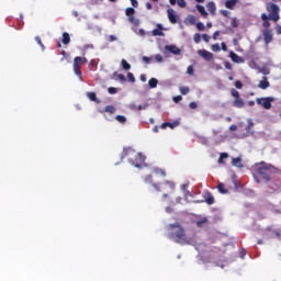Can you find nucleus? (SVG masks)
Instances as JSON below:
<instances>
[{
    "instance_id": "1",
    "label": "nucleus",
    "mask_w": 281,
    "mask_h": 281,
    "mask_svg": "<svg viewBox=\"0 0 281 281\" xmlns=\"http://www.w3.org/2000/svg\"><path fill=\"white\" fill-rule=\"evenodd\" d=\"M128 159V164L134 166V168H142L144 162L146 161V156L142 155V153L135 151V149L131 147H125L121 155V159Z\"/></svg>"
},
{
    "instance_id": "2",
    "label": "nucleus",
    "mask_w": 281,
    "mask_h": 281,
    "mask_svg": "<svg viewBox=\"0 0 281 281\" xmlns=\"http://www.w3.org/2000/svg\"><path fill=\"white\" fill-rule=\"evenodd\" d=\"M170 233L168 235L169 240H173L178 245H188V236L186 229L180 224H169Z\"/></svg>"
},
{
    "instance_id": "3",
    "label": "nucleus",
    "mask_w": 281,
    "mask_h": 281,
    "mask_svg": "<svg viewBox=\"0 0 281 281\" xmlns=\"http://www.w3.org/2000/svg\"><path fill=\"white\" fill-rule=\"evenodd\" d=\"M144 183L153 186L156 192H175V183L171 181H165L162 183H154L153 182V175H147L144 178Z\"/></svg>"
},
{
    "instance_id": "4",
    "label": "nucleus",
    "mask_w": 281,
    "mask_h": 281,
    "mask_svg": "<svg viewBox=\"0 0 281 281\" xmlns=\"http://www.w3.org/2000/svg\"><path fill=\"white\" fill-rule=\"evenodd\" d=\"M257 166H259L257 169V173L261 179H263V181H271L273 179V175L276 171L273 166L265 161L257 164Z\"/></svg>"
},
{
    "instance_id": "5",
    "label": "nucleus",
    "mask_w": 281,
    "mask_h": 281,
    "mask_svg": "<svg viewBox=\"0 0 281 281\" xmlns=\"http://www.w3.org/2000/svg\"><path fill=\"white\" fill-rule=\"evenodd\" d=\"M266 10L269 13L268 18L270 21H273L274 23H278L280 21V7L276 3H267Z\"/></svg>"
},
{
    "instance_id": "6",
    "label": "nucleus",
    "mask_w": 281,
    "mask_h": 281,
    "mask_svg": "<svg viewBox=\"0 0 281 281\" xmlns=\"http://www.w3.org/2000/svg\"><path fill=\"white\" fill-rule=\"evenodd\" d=\"M82 63H89V60H87V57H80V56L75 57L74 71L78 76L79 80H82V71L80 70L82 67Z\"/></svg>"
},
{
    "instance_id": "7",
    "label": "nucleus",
    "mask_w": 281,
    "mask_h": 281,
    "mask_svg": "<svg viewBox=\"0 0 281 281\" xmlns=\"http://www.w3.org/2000/svg\"><path fill=\"white\" fill-rule=\"evenodd\" d=\"M272 97H265V98H257L256 102L257 104H259V106H262L263 109H266V111H269V109H271V102H273Z\"/></svg>"
},
{
    "instance_id": "8",
    "label": "nucleus",
    "mask_w": 281,
    "mask_h": 281,
    "mask_svg": "<svg viewBox=\"0 0 281 281\" xmlns=\"http://www.w3.org/2000/svg\"><path fill=\"white\" fill-rule=\"evenodd\" d=\"M263 43L265 45H269V43H273V31L271 29H263Z\"/></svg>"
},
{
    "instance_id": "9",
    "label": "nucleus",
    "mask_w": 281,
    "mask_h": 281,
    "mask_svg": "<svg viewBox=\"0 0 281 281\" xmlns=\"http://www.w3.org/2000/svg\"><path fill=\"white\" fill-rule=\"evenodd\" d=\"M199 56L204 58V60H207L210 63L211 60H214V54H212L210 50L200 49L198 50Z\"/></svg>"
},
{
    "instance_id": "10",
    "label": "nucleus",
    "mask_w": 281,
    "mask_h": 281,
    "mask_svg": "<svg viewBox=\"0 0 281 281\" xmlns=\"http://www.w3.org/2000/svg\"><path fill=\"white\" fill-rule=\"evenodd\" d=\"M268 192L269 194H273V192H278V190H280V186H281V182L278 181V182H273V181H268Z\"/></svg>"
},
{
    "instance_id": "11",
    "label": "nucleus",
    "mask_w": 281,
    "mask_h": 281,
    "mask_svg": "<svg viewBox=\"0 0 281 281\" xmlns=\"http://www.w3.org/2000/svg\"><path fill=\"white\" fill-rule=\"evenodd\" d=\"M229 58L233 60V63H237L238 65L245 63V59L238 56V54L234 53V50L229 52Z\"/></svg>"
},
{
    "instance_id": "12",
    "label": "nucleus",
    "mask_w": 281,
    "mask_h": 281,
    "mask_svg": "<svg viewBox=\"0 0 281 281\" xmlns=\"http://www.w3.org/2000/svg\"><path fill=\"white\" fill-rule=\"evenodd\" d=\"M261 21H262V27H265V30H270L269 27H271V18H268L267 13H262L261 14Z\"/></svg>"
},
{
    "instance_id": "13",
    "label": "nucleus",
    "mask_w": 281,
    "mask_h": 281,
    "mask_svg": "<svg viewBox=\"0 0 281 281\" xmlns=\"http://www.w3.org/2000/svg\"><path fill=\"white\" fill-rule=\"evenodd\" d=\"M165 49L167 52H170V54H173L175 56H179V54H181V49L176 45H167L165 46Z\"/></svg>"
},
{
    "instance_id": "14",
    "label": "nucleus",
    "mask_w": 281,
    "mask_h": 281,
    "mask_svg": "<svg viewBox=\"0 0 281 281\" xmlns=\"http://www.w3.org/2000/svg\"><path fill=\"white\" fill-rule=\"evenodd\" d=\"M167 14L170 23L172 24L177 23V12H175L173 9H168Z\"/></svg>"
},
{
    "instance_id": "15",
    "label": "nucleus",
    "mask_w": 281,
    "mask_h": 281,
    "mask_svg": "<svg viewBox=\"0 0 281 281\" xmlns=\"http://www.w3.org/2000/svg\"><path fill=\"white\" fill-rule=\"evenodd\" d=\"M259 89H269V87H271V83L269 82V80L267 79V77H262V80L259 81L258 85Z\"/></svg>"
},
{
    "instance_id": "16",
    "label": "nucleus",
    "mask_w": 281,
    "mask_h": 281,
    "mask_svg": "<svg viewBox=\"0 0 281 281\" xmlns=\"http://www.w3.org/2000/svg\"><path fill=\"white\" fill-rule=\"evenodd\" d=\"M206 10L214 16L216 14V3L214 1H211L206 4Z\"/></svg>"
},
{
    "instance_id": "17",
    "label": "nucleus",
    "mask_w": 281,
    "mask_h": 281,
    "mask_svg": "<svg viewBox=\"0 0 281 281\" xmlns=\"http://www.w3.org/2000/svg\"><path fill=\"white\" fill-rule=\"evenodd\" d=\"M236 3H238V0H226L225 8H227V10H234L236 8Z\"/></svg>"
},
{
    "instance_id": "18",
    "label": "nucleus",
    "mask_w": 281,
    "mask_h": 281,
    "mask_svg": "<svg viewBox=\"0 0 281 281\" xmlns=\"http://www.w3.org/2000/svg\"><path fill=\"white\" fill-rule=\"evenodd\" d=\"M158 29L153 30L151 34L153 36H165L161 30H164V26L161 24H157Z\"/></svg>"
},
{
    "instance_id": "19",
    "label": "nucleus",
    "mask_w": 281,
    "mask_h": 281,
    "mask_svg": "<svg viewBox=\"0 0 281 281\" xmlns=\"http://www.w3.org/2000/svg\"><path fill=\"white\" fill-rule=\"evenodd\" d=\"M126 16H128L130 21L133 22L135 19V9L134 8H127L125 10Z\"/></svg>"
},
{
    "instance_id": "20",
    "label": "nucleus",
    "mask_w": 281,
    "mask_h": 281,
    "mask_svg": "<svg viewBox=\"0 0 281 281\" xmlns=\"http://www.w3.org/2000/svg\"><path fill=\"white\" fill-rule=\"evenodd\" d=\"M233 106L236 109H243V106H245V101L239 97L238 99L234 100Z\"/></svg>"
},
{
    "instance_id": "21",
    "label": "nucleus",
    "mask_w": 281,
    "mask_h": 281,
    "mask_svg": "<svg viewBox=\"0 0 281 281\" xmlns=\"http://www.w3.org/2000/svg\"><path fill=\"white\" fill-rule=\"evenodd\" d=\"M196 10L198 12H200L201 16H203V19H207V11H205V7L201 5V4H196Z\"/></svg>"
},
{
    "instance_id": "22",
    "label": "nucleus",
    "mask_w": 281,
    "mask_h": 281,
    "mask_svg": "<svg viewBox=\"0 0 281 281\" xmlns=\"http://www.w3.org/2000/svg\"><path fill=\"white\" fill-rule=\"evenodd\" d=\"M153 173L156 176H160V177H166V170L158 168V167H154L153 168Z\"/></svg>"
},
{
    "instance_id": "23",
    "label": "nucleus",
    "mask_w": 281,
    "mask_h": 281,
    "mask_svg": "<svg viewBox=\"0 0 281 281\" xmlns=\"http://www.w3.org/2000/svg\"><path fill=\"white\" fill-rule=\"evenodd\" d=\"M232 165L236 168H243V159L240 157L233 158Z\"/></svg>"
},
{
    "instance_id": "24",
    "label": "nucleus",
    "mask_w": 281,
    "mask_h": 281,
    "mask_svg": "<svg viewBox=\"0 0 281 281\" xmlns=\"http://www.w3.org/2000/svg\"><path fill=\"white\" fill-rule=\"evenodd\" d=\"M217 190L221 194H227L229 191L225 188V183L220 182L217 184Z\"/></svg>"
},
{
    "instance_id": "25",
    "label": "nucleus",
    "mask_w": 281,
    "mask_h": 281,
    "mask_svg": "<svg viewBox=\"0 0 281 281\" xmlns=\"http://www.w3.org/2000/svg\"><path fill=\"white\" fill-rule=\"evenodd\" d=\"M87 98H89L91 102L100 103V100H98V95L95 94V92H87Z\"/></svg>"
},
{
    "instance_id": "26",
    "label": "nucleus",
    "mask_w": 281,
    "mask_h": 281,
    "mask_svg": "<svg viewBox=\"0 0 281 281\" xmlns=\"http://www.w3.org/2000/svg\"><path fill=\"white\" fill-rule=\"evenodd\" d=\"M157 85H159V80L156 78H150L148 81L149 89H156Z\"/></svg>"
},
{
    "instance_id": "27",
    "label": "nucleus",
    "mask_w": 281,
    "mask_h": 281,
    "mask_svg": "<svg viewBox=\"0 0 281 281\" xmlns=\"http://www.w3.org/2000/svg\"><path fill=\"white\" fill-rule=\"evenodd\" d=\"M71 43V37L69 36V33H63V44L69 45Z\"/></svg>"
},
{
    "instance_id": "28",
    "label": "nucleus",
    "mask_w": 281,
    "mask_h": 281,
    "mask_svg": "<svg viewBox=\"0 0 281 281\" xmlns=\"http://www.w3.org/2000/svg\"><path fill=\"white\" fill-rule=\"evenodd\" d=\"M206 223H207V217H201L195 222V225L196 227H203V225H206Z\"/></svg>"
},
{
    "instance_id": "29",
    "label": "nucleus",
    "mask_w": 281,
    "mask_h": 281,
    "mask_svg": "<svg viewBox=\"0 0 281 281\" xmlns=\"http://www.w3.org/2000/svg\"><path fill=\"white\" fill-rule=\"evenodd\" d=\"M205 203L207 205H214V195H212V193H207V198L205 199Z\"/></svg>"
},
{
    "instance_id": "30",
    "label": "nucleus",
    "mask_w": 281,
    "mask_h": 281,
    "mask_svg": "<svg viewBox=\"0 0 281 281\" xmlns=\"http://www.w3.org/2000/svg\"><path fill=\"white\" fill-rule=\"evenodd\" d=\"M121 65L125 71H128L131 69V64H128V61H126V59H122Z\"/></svg>"
},
{
    "instance_id": "31",
    "label": "nucleus",
    "mask_w": 281,
    "mask_h": 281,
    "mask_svg": "<svg viewBox=\"0 0 281 281\" xmlns=\"http://www.w3.org/2000/svg\"><path fill=\"white\" fill-rule=\"evenodd\" d=\"M179 91L182 95H188L190 93V88L182 86V87H180Z\"/></svg>"
},
{
    "instance_id": "32",
    "label": "nucleus",
    "mask_w": 281,
    "mask_h": 281,
    "mask_svg": "<svg viewBox=\"0 0 281 281\" xmlns=\"http://www.w3.org/2000/svg\"><path fill=\"white\" fill-rule=\"evenodd\" d=\"M115 111H117V109H116L115 106H113V105H108V106H105V109H104V112H105V113H111V114H113V113H115Z\"/></svg>"
},
{
    "instance_id": "33",
    "label": "nucleus",
    "mask_w": 281,
    "mask_h": 281,
    "mask_svg": "<svg viewBox=\"0 0 281 281\" xmlns=\"http://www.w3.org/2000/svg\"><path fill=\"white\" fill-rule=\"evenodd\" d=\"M115 120L120 122V124H126V116L124 115H116Z\"/></svg>"
},
{
    "instance_id": "34",
    "label": "nucleus",
    "mask_w": 281,
    "mask_h": 281,
    "mask_svg": "<svg viewBox=\"0 0 281 281\" xmlns=\"http://www.w3.org/2000/svg\"><path fill=\"white\" fill-rule=\"evenodd\" d=\"M229 155L227 153H222L218 158V164H223V159H227Z\"/></svg>"
},
{
    "instance_id": "35",
    "label": "nucleus",
    "mask_w": 281,
    "mask_h": 281,
    "mask_svg": "<svg viewBox=\"0 0 281 281\" xmlns=\"http://www.w3.org/2000/svg\"><path fill=\"white\" fill-rule=\"evenodd\" d=\"M196 30H199V32H204L205 31V24H203V22L196 23Z\"/></svg>"
},
{
    "instance_id": "36",
    "label": "nucleus",
    "mask_w": 281,
    "mask_h": 281,
    "mask_svg": "<svg viewBox=\"0 0 281 281\" xmlns=\"http://www.w3.org/2000/svg\"><path fill=\"white\" fill-rule=\"evenodd\" d=\"M254 128V121L251 119L248 120V125L246 126L247 133Z\"/></svg>"
},
{
    "instance_id": "37",
    "label": "nucleus",
    "mask_w": 281,
    "mask_h": 281,
    "mask_svg": "<svg viewBox=\"0 0 281 281\" xmlns=\"http://www.w3.org/2000/svg\"><path fill=\"white\" fill-rule=\"evenodd\" d=\"M233 98H235V100H237L238 98H240V93L236 90V89H233L231 91Z\"/></svg>"
},
{
    "instance_id": "38",
    "label": "nucleus",
    "mask_w": 281,
    "mask_h": 281,
    "mask_svg": "<svg viewBox=\"0 0 281 281\" xmlns=\"http://www.w3.org/2000/svg\"><path fill=\"white\" fill-rule=\"evenodd\" d=\"M231 25H232V27H235V29L238 27V25H239L238 19L233 18Z\"/></svg>"
},
{
    "instance_id": "39",
    "label": "nucleus",
    "mask_w": 281,
    "mask_h": 281,
    "mask_svg": "<svg viewBox=\"0 0 281 281\" xmlns=\"http://www.w3.org/2000/svg\"><path fill=\"white\" fill-rule=\"evenodd\" d=\"M127 80L128 82H135V75H133V72H127Z\"/></svg>"
},
{
    "instance_id": "40",
    "label": "nucleus",
    "mask_w": 281,
    "mask_h": 281,
    "mask_svg": "<svg viewBox=\"0 0 281 281\" xmlns=\"http://www.w3.org/2000/svg\"><path fill=\"white\" fill-rule=\"evenodd\" d=\"M193 41H194V43H201V34L195 33V34L193 35Z\"/></svg>"
},
{
    "instance_id": "41",
    "label": "nucleus",
    "mask_w": 281,
    "mask_h": 281,
    "mask_svg": "<svg viewBox=\"0 0 281 281\" xmlns=\"http://www.w3.org/2000/svg\"><path fill=\"white\" fill-rule=\"evenodd\" d=\"M108 92H109L111 95H114V93H117V88H115V87H110V88L108 89Z\"/></svg>"
},
{
    "instance_id": "42",
    "label": "nucleus",
    "mask_w": 281,
    "mask_h": 281,
    "mask_svg": "<svg viewBox=\"0 0 281 281\" xmlns=\"http://www.w3.org/2000/svg\"><path fill=\"white\" fill-rule=\"evenodd\" d=\"M188 21L191 23V25H194V23H196V18L194 15H189Z\"/></svg>"
},
{
    "instance_id": "43",
    "label": "nucleus",
    "mask_w": 281,
    "mask_h": 281,
    "mask_svg": "<svg viewBox=\"0 0 281 281\" xmlns=\"http://www.w3.org/2000/svg\"><path fill=\"white\" fill-rule=\"evenodd\" d=\"M187 74H189V76H192L194 74V66H188Z\"/></svg>"
},
{
    "instance_id": "44",
    "label": "nucleus",
    "mask_w": 281,
    "mask_h": 281,
    "mask_svg": "<svg viewBox=\"0 0 281 281\" xmlns=\"http://www.w3.org/2000/svg\"><path fill=\"white\" fill-rule=\"evenodd\" d=\"M212 50L213 52H221V45L220 44H213L212 45Z\"/></svg>"
},
{
    "instance_id": "45",
    "label": "nucleus",
    "mask_w": 281,
    "mask_h": 281,
    "mask_svg": "<svg viewBox=\"0 0 281 281\" xmlns=\"http://www.w3.org/2000/svg\"><path fill=\"white\" fill-rule=\"evenodd\" d=\"M155 60H156L157 63H164V56H161L160 54H157V55L155 56Z\"/></svg>"
},
{
    "instance_id": "46",
    "label": "nucleus",
    "mask_w": 281,
    "mask_h": 281,
    "mask_svg": "<svg viewBox=\"0 0 281 281\" xmlns=\"http://www.w3.org/2000/svg\"><path fill=\"white\" fill-rule=\"evenodd\" d=\"M35 41H36V43H37L40 46L43 47V49L45 48V45H43V41L41 40V36H36V37H35Z\"/></svg>"
},
{
    "instance_id": "47",
    "label": "nucleus",
    "mask_w": 281,
    "mask_h": 281,
    "mask_svg": "<svg viewBox=\"0 0 281 281\" xmlns=\"http://www.w3.org/2000/svg\"><path fill=\"white\" fill-rule=\"evenodd\" d=\"M169 128H175L179 126V121H175L173 123H168Z\"/></svg>"
},
{
    "instance_id": "48",
    "label": "nucleus",
    "mask_w": 281,
    "mask_h": 281,
    "mask_svg": "<svg viewBox=\"0 0 281 281\" xmlns=\"http://www.w3.org/2000/svg\"><path fill=\"white\" fill-rule=\"evenodd\" d=\"M235 87L236 89H243V81L240 80L235 81Z\"/></svg>"
},
{
    "instance_id": "49",
    "label": "nucleus",
    "mask_w": 281,
    "mask_h": 281,
    "mask_svg": "<svg viewBox=\"0 0 281 281\" xmlns=\"http://www.w3.org/2000/svg\"><path fill=\"white\" fill-rule=\"evenodd\" d=\"M173 102L178 103V102H181V100H183V97L181 95H176L172 98Z\"/></svg>"
},
{
    "instance_id": "50",
    "label": "nucleus",
    "mask_w": 281,
    "mask_h": 281,
    "mask_svg": "<svg viewBox=\"0 0 281 281\" xmlns=\"http://www.w3.org/2000/svg\"><path fill=\"white\" fill-rule=\"evenodd\" d=\"M179 8H186L187 3L186 0H178Z\"/></svg>"
},
{
    "instance_id": "51",
    "label": "nucleus",
    "mask_w": 281,
    "mask_h": 281,
    "mask_svg": "<svg viewBox=\"0 0 281 281\" xmlns=\"http://www.w3.org/2000/svg\"><path fill=\"white\" fill-rule=\"evenodd\" d=\"M117 78H119V80H120L121 82H126V76L120 74V75H117Z\"/></svg>"
},
{
    "instance_id": "52",
    "label": "nucleus",
    "mask_w": 281,
    "mask_h": 281,
    "mask_svg": "<svg viewBox=\"0 0 281 281\" xmlns=\"http://www.w3.org/2000/svg\"><path fill=\"white\" fill-rule=\"evenodd\" d=\"M202 38L204 43H210V35L207 34H202Z\"/></svg>"
},
{
    "instance_id": "53",
    "label": "nucleus",
    "mask_w": 281,
    "mask_h": 281,
    "mask_svg": "<svg viewBox=\"0 0 281 281\" xmlns=\"http://www.w3.org/2000/svg\"><path fill=\"white\" fill-rule=\"evenodd\" d=\"M131 109H135L136 111H142L146 108H143V105H132Z\"/></svg>"
},
{
    "instance_id": "54",
    "label": "nucleus",
    "mask_w": 281,
    "mask_h": 281,
    "mask_svg": "<svg viewBox=\"0 0 281 281\" xmlns=\"http://www.w3.org/2000/svg\"><path fill=\"white\" fill-rule=\"evenodd\" d=\"M150 60H153L150 57L143 56V63H146L148 65L150 64Z\"/></svg>"
},
{
    "instance_id": "55",
    "label": "nucleus",
    "mask_w": 281,
    "mask_h": 281,
    "mask_svg": "<svg viewBox=\"0 0 281 281\" xmlns=\"http://www.w3.org/2000/svg\"><path fill=\"white\" fill-rule=\"evenodd\" d=\"M221 14H222L223 16L228 18V16H229V11H227V10H221Z\"/></svg>"
},
{
    "instance_id": "56",
    "label": "nucleus",
    "mask_w": 281,
    "mask_h": 281,
    "mask_svg": "<svg viewBox=\"0 0 281 281\" xmlns=\"http://www.w3.org/2000/svg\"><path fill=\"white\" fill-rule=\"evenodd\" d=\"M131 3L133 5V8H138L139 7V2H137V0H131Z\"/></svg>"
},
{
    "instance_id": "57",
    "label": "nucleus",
    "mask_w": 281,
    "mask_h": 281,
    "mask_svg": "<svg viewBox=\"0 0 281 281\" xmlns=\"http://www.w3.org/2000/svg\"><path fill=\"white\" fill-rule=\"evenodd\" d=\"M218 36H221V32L215 31V32L213 33V40L216 41V38H218Z\"/></svg>"
},
{
    "instance_id": "58",
    "label": "nucleus",
    "mask_w": 281,
    "mask_h": 281,
    "mask_svg": "<svg viewBox=\"0 0 281 281\" xmlns=\"http://www.w3.org/2000/svg\"><path fill=\"white\" fill-rule=\"evenodd\" d=\"M221 47H222L223 52H227V44H225V42L221 43Z\"/></svg>"
},
{
    "instance_id": "59",
    "label": "nucleus",
    "mask_w": 281,
    "mask_h": 281,
    "mask_svg": "<svg viewBox=\"0 0 281 281\" xmlns=\"http://www.w3.org/2000/svg\"><path fill=\"white\" fill-rule=\"evenodd\" d=\"M109 41L110 43H113L114 41H117V37H115V35H110Z\"/></svg>"
},
{
    "instance_id": "60",
    "label": "nucleus",
    "mask_w": 281,
    "mask_h": 281,
    "mask_svg": "<svg viewBox=\"0 0 281 281\" xmlns=\"http://www.w3.org/2000/svg\"><path fill=\"white\" fill-rule=\"evenodd\" d=\"M189 106H190V109H196V106H199V105L196 104V102H191L189 104Z\"/></svg>"
},
{
    "instance_id": "61",
    "label": "nucleus",
    "mask_w": 281,
    "mask_h": 281,
    "mask_svg": "<svg viewBox=\"0 0 281 281\" xmlns=\"http://www.w3.org/2000/svg\"><path fill=\"white\" fill-rule=\"evenodd\" d=\"M139 80H140L142 82H146V75H140V76H139Z\"/></svg>"
},
{
    "instance_id": "62",
    "label": "nucleus",
    "mask_w": 281,
    "mask_h": 281,
    "mask_svg": "<svg viewBox=\"0 0 281 281\" xmlns=\"http://www.w3.org/2000/svg\"><path fill=\"white\" fill-rule=\"evenodd\" d=\"M229 131H233V132H234V131H238V126H236V125H231V126H229Z\"/></svg>"
},
{
    "instance_id": "63",
    "label": "nucleus",
    "mask_w": 281,
    "mask_h": 281,
    "mask_svg": "<svg viewBox=\"0 0 281 281\" xmlns=\"http://www.w3.org/2000/svg\"><path fill=\"white\" fill-rule=\"evenodd\" d=\"M146 8H147V10H150L153 8V4L150 2H147Z\"/></svg>"
},
{
    "instance_id": "64",
    "label": "nucleus",
    "mask_w": 281,
    "mask_h": 281,
    "mask_svg": "<svg viewBox=\"0 0 281 281\" xmlns=\"http://www.w3.org/2000/svg\"><path fill=\"white\" fill-rule=\"evenodd\" d=\"M277 34H281V26L280 25L277 26Z\"/></svg>"
}]
</instances>
